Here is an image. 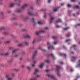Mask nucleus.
<instances>
[{
    "mask_svg": "<svg viewBox=\"0 0 80 80\" xmlns=\"http://www.w3.org/2000/svg\"><path fill=\"white\" fill-rule=\"evenodd\" d=\"M44 66V63H41L39 67L40 68H43V67Z\"/></svg>",
    "mask_w": 80,
    "mask_h": 80,
    "instance_id": "12",
    "label": "nucleus"
},
{
    "mask_svg": "<svg viewBox=\"0 0 80 80\" xmlns=\"http://www.w3.org/2000/svg\"><path fill=\"white\" fill-rule=\"evenodd\" d=\"M50 48H52V49H54V48L53 47L50 45L49 47H48V49H50Z\"/></svg>",
    "mask_w": 80,
    "mask_h": 80,
    "instance_id": "19",
    "label": "nucleus"
},
{
    "mask_svg": "<svg viewBox=\"0 0 80 80\" xmlns=\"http://www.w3.org/2000/svg\"><path fill=\"white\" fill-rule=\"evenodd\" d=\"M70 33L69 32H68L66 34V37H70Z\"/></svg>",
    "mask_w": 80,
    "mask_h": 80,
    "instance_id": "16",
    "label": "nucleus"
},
{
    "mask_svg": "<svg viewBox=\"0 0 80 80\" xmlns=\"http://www.w3.org/2000/svg\"><path fill=\"white\" fill-rule=\"evenodd\" d=\"M37 52L35 51L34 52V54H33V55L32 56V59H34V58H35V56H36V55H37Z\"/></svg>",
    "mask_w": 80,
    "mask_h": 80,
    "instance_id": "9",
    "label": "nucleus"
},
{
    "mask_svg": "<svg viewBox=\"0 0 80 80\" xmlns=\"http://www.w3.org/2000/svg\"><path fill=\"white\" fill-rule=\"evenodd\" d=\"M51 0H48V3H50V2H51Z\"/></svg>",
    "mask_w": 80,
    "mask_h": 80,
    "instance_id": "44",
    "label": "nucleus"
},
{
    "mask_svg": "<svg viewBox=\"0 0 80 80\" xmlns=\"http://www.w3.org/2000/svg\"><path fill=\"white\" fill-rule=\"evenodd\" d=\"M35 39H34L32 42V43L33 44V43H35Z\"/></svg>",
    "mask_w": 80,
    "mask_h": 80,
    "instance_id": "46",
    "label": "nucleus"
},
{
    "mask_svg": "<svg viewBox=\"0 0 80 80\" xmlns=\"http://www.w3.org/2000/svg\"><path fill=\"white\" fill-rule=\"evenodd\" d=\"M38 49L39 50H42V48H41L40 47H39L38 48Z\"/></svg>",
    "mask_w": 80,
    "mask_h": 80,
    "instance_id": "56",
    "label": "nucleus"
},
{
    "mask_svg": "<svg viewBox=\"0 0 80 80\" xmlns=\"http://www.w3.org/2000/svg\"><path fill=\"white\" fill-rule=\"evenodd\" d=\"M30 80H37V77L34 78L33 79H31Z\"/></svg>",
    "mask_w": 80,
    "mask_h": 80,
    "instance_id": "32",
    "label": "nucleus"
},
{
    "mask_svg": "<svg viewBox=\"0 0 80 80\" xmlns=\"http://www.w3.org/2000/svg\"><path fill=\"white\" fill-rule=\"evenodd\" d=\"M3 33L4 34V35H8V33L7 32H4Z\"/></svg>",
    "mask_w": 80,
    "mask_h": 80,
    "instance_id": "22",
    "label": "nucleus"
},
{
    "mask_svg": "<svg viewBox=\"0 0 80 80\" xmlns=\"http://www.w3.org/2000/svg\"><path fill=\"white\" fill-rule=\"evenodd\" d=\"M72 58H73V60H76V59H77V58L75 57H72Z\"/></svg>",
    "mask_w": 80,
    "mask_h": 80,
    "instance_id": "31",
    "label": "nucleus"
},
{
    "mask_svg": "<svg viewBox=\"0 0 80 80\" xmlns=\"http://www.w3.org/2000/svg\"><path fill=\"white\" fill-rule=\"evenodd\" d=\"M9 42H10L9 41H8L6 42V43H9Z\"/></svg>",
    "mask_w": 80,
    "mask_h": 80,
    "instance_id": "53",
    "label": "nucleus"
},
{
    "mask_svg": "<svg viewBox=\"0 0 80 80\" xmlns=\"http://www.w3.org/2000/svg\"><path fill=\"white\" fill-rule=\"evenodd\" d=\"M32 20L33 21V25H34V26H35V25H37V23L36 22H35V19L34 18H32Z\"/></svg>",
    "mask_w": 80,
    "mask_h": 80,
    "instance_id": "7",
    "label": "nucleus"
},
{
    "mask_svg": "<svg viewBox=\"0 0 80 80\" xmlns=\"http://www.w3.org/2000/svg\"><path fill=\"white\" fill-rule=\"evenodd\" d=\"M69 28H70L69 27H67L65 28H64V30H68V29H69Z\"/></svg>",
    "mask_w": 80,
    "mask_h": 80,
    "instance_id": "24",
    "label": "nucleus"
},
{
    "mask_svg": "<svg viewBox=\"0 0 80 80\" xmlns=\"http://www.w3.org/2000/svg\"><path fill=\"white\" fill-rule=\"evenodd\" d=\"M47 44L48 45V46H49L50 44V43H49V42H48L47 43Z\"/></svg>",
    "mask_w": 80,
    "mask_h": 80,
    "instance_id": "39",
    "label": "nucleus"
},
{
    "mask_svg": "<svg viewBox=\"0 0 80 80\" xmlns=\"http://www.w3.org/2000/svg\"><path fill=\"white\" fill-rule=\"evenodd\" d=\"M68 7H71V5L68 4Z\"/></svg>",
    "mask_w": 80,
    "mask_h": 80,
    "instance_id": "40",
    "label": "nucleus"
},
{
    "mask_svg": "<svg viewBox=\"0 0 80 80\" xmlns=\"http://www.w3.org/2000/svg\"><path fill=\"white\" fill-rule=\"evenodd\" d=\"M28 7V4H25L23 5L22 7V8H26V7Z\"/></svg>",
    "mask_w": 80,
    "mask_h": 80,
    "instance_id": "11",
    "label": "nucleus"
},
{
    "mask_svg": "<svg viewBox=\"0 0 80 80\" xmlns=\"http://www.w3.org/2000/svg\"><path fill=\"white\" fill-rule=\"evenodd\" d=\"M25 38H29V39H30V38H31V37L30 36L27 35L25 37Z\"/></svg>",
    "mask_w": 80,
    "mask_h": 80,
    "instance_id": "14",
    "label": "nucleus"
},
{
    "mask_svg": "<svg viewBox=\"0 0 80 80\" xmlns=\"http://www.w3.org/2000/svg\"><path fill=\"white\" fill-rule=\"evenodd\" d=\"M48 71H49V70H46V72H48Z\"/></svg>",
    "mask_w": 80,
    "mask_h": 80,
    "instance_id": "57",
    "label": "nucleus"
},
{
    "mask_svg": "<svg viewBox=\"0 0 80 80\" xmlns=\"http://www.w3.org/2000/svg\"><path fill=\"white\" fill-rule=\"evenodd\" d=\"M60 64H62V65H63V62H61L60 63Z\"/></svg>",
    "mask_w": 80,
    "mask_h": 80,
    "instance_id": "55",
    "label": "nucleus"
},
{
    "mask_svg": "<svg viewBox=\"0 0 80 80\" xmlns=\"http://www.w3.org/2000/svg\"><path fill=\"white\" fill-rule=\"evenodd\" d=\"M10 49L11 50H12L13 49V48H10Z\"/></svg>",
    "mask_w": 80,
    "mask_h": 80,
    "instance_id": "60",
    "label": "nucleus"
},
{
    "mask_svg": "<svg viewBox=\"0 0 80 80\" xmlns=\"http://www.w3.org/2000/svg\"><path fill=\"white\" fill-rule=\"evenodd\" d=\"M23 17L25 20H27V19H28V17H26V18H25L24 17Z\"/></svg>",
    "mask_w": 80,
    "mask_h": 80,
    "instance_id": "23",
    "label": "nucleus"
},
{
    "mask_svg": "<svg viewBox=\"0 0 80 80\" xmlns=\"http://www.w3.org/2000/svg\"><path fill=\"white\" fill-rule=\"evenodd\" d=\"M13 62V59H12L10 61V63H11V62Z\"/></svg>",
    "mask_w": 80,
    "mask_h": 80,
    "instance_id": "45",
    "label": "nucleus"
},
{
    "mask_svg": "<svg viewBox=\"0 0 80 80\" xmlns=\"http://www.w3.org/2000/svg\"><path fill=\"white\" fill-rule=\"evenodd\" d=\"M36 63V61H34V64H32V67H34L35 66V64Z\"/></svg>",
    "mask_w": 80,
    "mask_h": 80,
    "instance_id": "28",
    "label": "nucleus"
},
{
    "mask_svg": "<svg viewBox=\"0 0 80 80\" xmlns=\"http://www.w3.org/2000/svg\"><path fill=\"white\" fill-rule=\"evenodd\" d=\"M1 55L2 56H7V55H9V53L7 52L6 53H2L1 54Z\"/></svg>",
    "mask_w": 80,
    "mask_h": 80,
    "instance_id": "6",
    "label": "nucleus"
},
{
    "mask_svg": "<svg viewBox=\"0 0 80 80\" xmlns=\"http://www.w3.org/2000/svg\"><path fill=\"white\" fill-rule=\"evenodd\" d=\"M38 23L39 25H42V23L41 21H38Z\"/></svg>",
    "mask_w": 80,
    "mask_h": 80,
    "instance_id": "25",
    "label": "nucleus"
},
{
    "mask_svg": "<svg viewBox=\"0 0 80 80\" xmlns=\"http://www.w3.org/2000/svg\"><path fill=\"white\" fill-rule=\"evenodd\" d=\"M31 9H33V7H31Z\"/></svg>",
    "mask_w": 80,
    "mask_h": 80,
    "instance_id": "63",
    "label": "nucleus"
},
{
    "mask_svg": "<svg viewBox=\"0 0 80 80\" xmlns=\"http://www.w3.org/2000/svg\"><path fill=\"white\" fill-rule=\"evenodd\" d=\"M68 41H70V39H68V40H66V42H68Z\"/></svg>",
    "mask_w": 80,
    "mask_h": 80,
    "instance_id": "43",
    "label": "nucleus"
},
{
    "mask_svg": "<svg viewBox=\"0 0 80 80\" xmlns=\"http://www.w3.org/2000/svg\"><path fill=\"white\" fill-rule=\"evenodd\" d=\"M25 45H28H28H29L28 43L27 42H25Z\"/></svg>",
    "mask_w": 80,
    "mask_h": 80,
    "instance_id": "34",
    "label": "nucleus"
},
{
    "mask_svg": "<svg viewBox=\"0 0 80 80\" xmlns=\"http://www.w3.org/2000/svg\"><path fill=\"white\" fill-rule=\"evenodd\" d=\"M4 15V13H3V12H1V16H3Z\"/></svg>",
    "mask_w": 80,
    "mask_h": 80,
    "instance_id": "29",
    "label": "nucleus"
},
{
    "mask_svg": "<svg viewBox=\"0 0 80 80\" xmlns=\"http://www.w3.org/2000/svg\"><path fill=\"white\" fill-rule=\"evenodd\" d=\"M16 19V18H12V20H15V19Z\"/></svg>",
    "mask_w": 80,
    "mask_h": 80,
    "instance_id": "49",
    "label": "nucleus"
},
{
    "mask_svg": "<svg viewBox=\"0 0 80 80\" xmlns=\"http://www.w3.org/2000/svg\"><path fill=\"white\" fill-rule=\"evenodd\" d=\"M73 47H76L77 45H73Z\"/></svg>",
    "mask_w": 80,
    "mask_h": 80,
    "instance_id": "64",
    "label": "nucleus"
},
{
    "mask_svg": "<svg viewBox=\"0 0 80 80\" xmlns=\"http://www.w3.org/2000/svg\"><path fill=\"white\" fill-rule=\"evenodd\" d=\"M70 12H71V11H70V10H68V13H70Z\"/></svg>",
    "mask_w": 80,
    "mask_h": 80,
    "instance_id": "58",
    "label": "nucleus"
},
{
    "mask_svg": "<svg viewBox=\"0 0 80 80\" xmlns=\"http://www.w3.org/2000/svg\"><path fill=\"white\" fill-rule=\"evenodd\" d=\"M14 6H15V3H12L10 6V7H13Z\"/></svg>",
    "mask_w": 80,
    "mask_h": 80,
    "instance_id": "20",
    "label": "nucleus"
},
{
    "mask_svg": "<svg viewBox=\"0 0 80 80\" xmlns=\"http://www.w3.org/2000/svg\"><path fill=\"white\" fill-rule=\"evenodd\" d=\"M77 67H80V63H79V64H78V65H77Z\"/></svg>",
    "mask_w": 80,
    "mask_h": 80,
    "instance_id": "41",
    "label": "nucleus"
},
{
    "mask_svg": "<svg viewBox=\"0 0 80 80\" xmlns=\"http://www.w3.org/2000/svg\"><path fill=\"white\" fill-rule=\"evenodd\" d=\"M71 1L72 2H75L76 1V0H71Z\"/></svg>",
    "mask_w": 80,
    "mask_h": 80,
    "instance_id": "36",
    "label": "nucleus"
},
{
    "mask_svg": "<svg viewBox=\"0 0 80 80\" xmlns=\"http://www.w3.org/2000/svg\"><path fill=\"white\" fill-rule=\"evenodd\" d=\"M41 10L42 11H45V9H42Z\"/></svg>",
    "mask_w": 80,
    "mask_h": 80,
    "instance_id": "59",
    "label": "nucleus"
},
{
    "mask_svg": "<svg viewBox=\"0 0 80 80\" xmlns=\"http://www.w3.org/2000/svg\"><path fill=\"white\" fill-rule=\"evenodd\" d=\"M48 77H51V78H52L53 79H54V80H56V78L53 75H50L49 74H48Z\"/></svg>",
    "mask_w": 80,
    "mask_h": 80,
    "instance_id": "3",
    "label": "nucleus"
},
{
    "mask_svg": "<svg viewBox=\"0 0 80 80\" xmlns=\"http://www.w3.org/2000/svg\"><path fill=\"white\" fill-rule=\"evenodd\" d=\"M38 72V70L37 69H35V72H34V74H37V72Z\"/></svg>",
    "mask_w": 80,
    "mask_h": 80,
    "instance_id": "13",
    "label": "nucleus"
},
{
    "mask_svg": "<svg viewBox=\"0 0 80 80\" xmlns=\"http://www.w3.org/2000/svg\"><path fill=\"white\" fill-rule=\"evenodd\" d=\"M56 27H57V28H60V26H56Z\"/></svg>",
    "mask_w": 80,
    "mask_h": 80,
    "instance_id": "42",
    "label": "nucleus"
},
{
    "mask_svg": "<svg viewBox=\"0 0 80 80\" xmlns=\"http://www.w3.org/2000/svg\"><path fill=\"white\" fill-rule=\"evenodd\" d=\"M28 13L29 14V15L30 16H33V15H36V16H37L38 14H36L35 15H34V14L32 13L31 12H30V11H28Z\"/></svg>",
    "mask_w": 80,
    "mask_h": 80,
    "instance_id": "5",
    "label": "nucleus"
},
{
    "mask_svg": "<svg viewBox=\"0 0 80 80\" xmlns=\"http://www.w3.org/2000/svg\"><path fill=\"white\" fill-rule=\"evenodd\" d=\"M60 7H58L57 8H55L53 10V12H56V11H57L58 10V8H59Z\"/></svg>",
    "mask_w": 80,
    "mask_h": 80,
    "instance_id": "17",
    "label": "nucleus"
},
{
    "mask_svg": "<svg viewBox=\"0 0 80 80\" xmlns=\"http://www.w3.org/2000/svg\"><path fill=\"white\" fill-rule=\"evenodd\" d=\"M2 29H3V30H5V28H0V30H2Z\"/></svg>",
    "mask_w": 80,
    "mask_h": 80,
    "instance_id": "35",
    "label": "nucleus"
},
{
    "mask_svg": "<svg viewBox=\"0 0 80 80\" xmlns=\"http://www.w3.org/2000/svg\"><path fill=\"white\" fill-rule=\"evenodd\" d=\"M27 68L28 70H30V68L29 67H28Z\"/></svg>",
    "mask_w": 80,
    "mask_h": 80,
    "instance_id": "50",
    "label": "nucleus"
},
{
    "mask_svg": "<svg viewBox=\"0 0 80 80\" xmlns=\"http://www.w3.org/2000/svg\"><path fill=\"white\" fill-rule=\"evenodd\" d=\"M53 19H55V17H51V18H50V23H52V21Z\"/></svg>",
    "mask_w": 80,
    "mask_h": 80,
    "instance_id": "8",
    "label": "nucleus"
},
{
    "mask_svg": "<svg viewBox=\"0 0 80 80\" xmlns=\"http://www.w3.org/2000/svg\"><path fill=\"white\" fill-rule=\"evenodd\" d=\"M22 53H23V54H25V52L23 51L22 52Z\"/></svg>",
    "mask_w": 80,
    "mask_h": 80,
    "instance_id": "52",
    "label": "nucleus"
},
{
    "mask_svg": "<svg viewBox=\"0 0 80 80\" xmlns=\"http://www.w3.org/2000/svg\"><path fill=\"white\" fill-rule=\"evenodd\" d=\"M6 77L8 80H13V78H10V75H8L6 76Z\"/></svg>",
    "mask_w": 80,
    "mask_h": 80,
    "instance_id": "4",
    "label": "nucleus"
},
{
    "mask_svg": "<svg viewBox=\"0 0 80 80\" xmlns=\"http://www.w3.org/2000/svg\"><path fill=\"white\" fill-rule=\"evenodd\" d=\"M17 49H15L12 51V54H16V53L17 52Z\"/></svg>",
    "mask_w": 80,
    "mask_h": 80,
    "instance_id": "15",
    "label": "nucleus"
},
{
    "mask_svg": "<svg viewBox=\"0 0 80 80\" xmlns=\"http://www.w3.org/2000/svg\"><path fill=\"white\" fill-rule=\"evenodd\" d=\"M54 45H56L57 43V41H55L54 42Z\"/></svg>",
    "mask_w": 80,
    "mask_h": 80,
    "instance_id": "37",
    "label": "nucleus"
},
{
    "mask_svg": "<svg viewBox=\"0 0 80 80\" xmlns=\"http://www.w3.org/2000/svg\"><path fill=\"white\" fill-rule=\"evenodd\" d=\"M18 55H19L18 54L16 55L15 56V57H18Z\"/></svg>",
    "mask_w": 80,
    "mask_h": 80,
    "instance_id": "48",
    "label": "nucleus"
},
{
    "mask_svg": "<svg viewBox=\"0 0 80 80\" xmlns=\"http://www.w3.org/2000/svg\"><path fill=\"white\" fill-rule=\"evenodd\" d=\"M75 8H78V9H79L80 8L78 6H75Z\"/></svg>",
    "mask_w": 80,
    "mask_h": 80,
    "instance_id": "30",
    "label": "nucleus"
},
{
    "mask_svg": "<svg viewBox=\"0 0 80 80\" xmlns=\"http://www.w3.org/2000/svg\"><path fill=\"white\" fill-rule=\"evenodd\" d=\"M60 56H63V55L64 56V57H67L66 54H65L61 53V54H60Z\"/></svg>",
    "mask_w": 80,
    "mask_h": 80,
    "instance_id": "21",
    "label": "nucleus"
},
{
    "mask_svg": "<svg viewBox=\"0 0 80 80\" xmlns=\"http://www.w3.org/2000/svg\"><path fill=\"white\" fill-rule=\"evenodd\" d=\"M40 33H45V31H42V30H40L38 32H36V35H38Z\"/></svg>",
    "mask_w": 80,
    "mask_h": 80,
    "instance_id": "2",
    "label": "nucleus"
},
{
    "mask_svg": "<svg viewBox=\"0 0 80 80\" xmlns=\"http://www.w3.org/2000/svg\"><path fill=\"white\" fill-rule=\"evenodd\" d=\"M50 55L51 56V57H52V58H53V59H54V60L55 59V56L54 55H53V54H51Z\"/></svg>",
    "mask_w": 80,
    "mask_h": 80,
    "instance_id": "10",
    "label": "nucleus"
},
{
    "mask_svg": "<svg viewBox=\"0 0 80 80\" xmlns=\"http://www.w3.org/2000/svg\"><path fill=\"white\" fill-rule=\"evenodd\" d=\"M11 12V11H8V13H10Z\"/></svg>",
    "mask_w": 80,
    "mask_h": 80,
    "instance_id": "62",
    "label": "nucleus"
},
{
    "mask_svg": "<svg viewBox=\"0 0 80 80\" xmlns=\"http://www.w3.org/2000/svg\"><path fill=\"white\" fill-rule=\"evenodd\" d=\"M46 62H47V63H49V61L48 60H45Z\"/></svg>",
    "mask_w": 80,
    "mask_h": 80,
    "instance_id": "38",
    "label": "nucleus"
},
{
    "mask_svg": "<svg viewBox=\"0 0 80 80\" xmlns=\"http://www.w3.org/2000/svg\"><path fill=\"white\" fill-rule=\"evenodd\" d=\"M18 46L19 47H22L23 46V45L22 44H20L18 45Z\"/></svg>",
    "mask_w": 80,
    "mask_h": 80,
    "instance_id": "33",
    "label": "nucleus"
},
{
    "mask_svg": "<svg viewBox=\"0 0 80 80\" xmlns=\"http://www.w3.org/2000/svg\"><path fill=\"white\" fill-rule=\"evenodd\" d=\"M18 2H19V3H20V2H22V0H18Z\"/></svg>",
    "mask_w": 80,
    "mask_h": 80,
    "instance_id": "51",
    "label": "nucleus"
},
{
    "mask_svg": "<svg viewBox=\"0 0 80 80\" xmlns=\"http://www.w3.org/2000/svg\"><path fill=\"white\" fill-rule=\"evenodd\" d=\"M46 13H45L44 15V18H46Z\"/></svg>",
    "mask_w": 80,
    "mask_h": 80,
    "instance_id": "47",
    "label": "nucleus"
},
{
    "mask_svg": "<svg viewBox=\"0 0 80 80\" xmlns=\"http://www.w3.org/2000/svg\"><path fill=\"white\" fill-rule=\"evenodd\" d=\"M73 69H70V71L71 72H73Z\"/></svg>",
    "mask_w": 80,
    "mask_h": 80,
    "instance_id": "54",
    "label": "nucleus"
},
{
    "mask_svg": "<svg viewBox=\"0 0 80 80\" xmlns=\"http://www.w3.org/2000/svg\"><path fill=\"white\" fill-rule=\"evenodd\" d=\"M61 68V67L58 66L56 65V70L57 72V74L58 76L59 77L60 75V72H59V70Z\"/></svg>",
    "mask_w": 80,
    "mask_h": 80,
    "instance_id": "1",
    "label": "nucleus"
},
{
    "mask_svg": "<svg viewBox=\"0 0 80 80\" xmlns=\"http://www.w3.org/2000/svg\"><path fill=\"white\" fill-rule=\"evenodd\" d=\"M22 12V11L20 10V9H18L17 11V13H20Z\"/></svg>",
    "mask_w": 80,
    "mask_h": 80,
    "instance_id": "26",
    "label": "nucleus"
},
{
    "mask_svg": "<svg viewBox=\"0 0 80 80\" xmlns=\"http://www.w3.org/2000/svg\"><path fill=\"white\" fill-rule=\"evenodd\" d=\"M52 38L54 40H55V39H57V37L55 36H52Z\"/></svg>",
    "mask_w": 80,
    "mask_h": 80,
    "instance_id": "27",
    "label": "nucleus"
},
{
    "mask_svg": "<svg viewBox=\"0 0 80 80\" xmlns=\"http://www.w3.org/2000/svg\"><path fill=\"white\" fill-rule=\"evenodd\" d=\"M56 23H58V22H62V20L60 19H58V20L56 21Z\"/></svg>",
    "mask_w": 80,
    "mask_h": 80,
    "instance_id": "18",
    "label": "nucleus"
},
{
    "mask_svg": "<svg viewBox=\"0 0 80 80\" xmlns=\"http://www.w3.org/2000/svg\"><path fill=\"white\" fill-rule=\"evenodd\" d=\"M16 4L17 5H18V6H19V5H20V4H18L17 3H16Z\"/></svg>",
    "mask_w": 80,
    "mask_h": 80,
    "instance_id": "61",
    "label": "nucleus"
}]
</instances>
